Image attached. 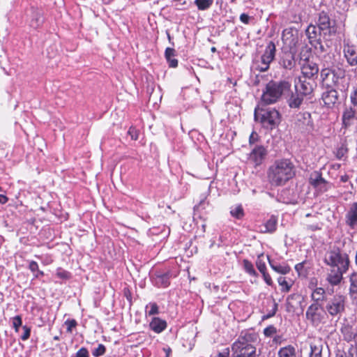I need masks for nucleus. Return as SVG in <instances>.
<instances>
[{"instance_id":"1","label":"nucleus","mask_w":357,"mask_h":357,"mask_svg":"<svg viewBox=\"0 0 357 357\" xmlns=\"http://www.w3.org/2000/svg\"><path fill=\"white\" fill-rule=\"evenodd\" d=\"M295 174V166L289 159L275 160L267 170L268 180L274 186L284 185Z\"/></svg>"},{"instance_id":"2","label":"nucleus","mask_w":357,"mask_h":357,"mask_svg":"<svg viewBox=\"0 0 357 357\" xmlns=\"http://www.w3.org/2000/svg\"><path fill=\"white\" fill-rule=\"evenodd\" d=\"M254 339H257L255 334L241 335L231 345L234 357H264L253 344Z\"/></svg>"},{"instance_id":"3","label":"nucleus","mask_w":357,"mask_h":357,"mask_svg":"<svg viewBox=\"0 0 357 357\" xmlns=\"http://www.w3.org/2000/svg\"><path fill=\"white\" fill-rule=\"evenodd\" d=\"M291 83L286 80L270 81L263 91L261 103L264 105L277 102L291 89Z\"/></svg>"},{"instance_id":"4","label":"nucleus","mask_w":357,"mask_h":357,"mask_svg":"<svg viewBox=\"0 0 357 357\" xmlns=\"http://www.w3.org/2000/svg\"><path fill=\"white\" fill-rule=\"evenodd\" d=\"M324 263L330 268L349 270L350 261L349 255L337 245H333L326 252Z\"/></svg>"},{"instance_id":"5","label":"nucleus","mask_w":357,"mask_h":357,"mask_svg":"<svg viewBox=\"0 0 357 357\" xmlns=\"http://www.w3.org/2000/svg\"><path fill=\"white\" fill-rule=\"evenodd\" d=\"M255 119L259 121L264 128L273 130L280 124L281 115L278 110L274 108H256L255 109Z\"/></svg>"},{"instance_id":"6","label":"nucleus","mask_w":357,"mask_h":357,"mask_svg":"<svg viewBox=\"0 0 357 357\" xmlns=\"http://www.w3.org/2000/svg\"><path fill=\"white\" fill-rule=\"evenodd\" d=\"M347 298L345 296L336 294L326 301L325 305L326 312L332 317L340 319L346 309Z\"/></svg>"},{"instance_id":"7","label":"nucleus","mask_w":357,"mask_h":357,"mask_svg":"<svg viewBox=\"0 0 357 357\" xmlns=\"http://www.w3.org/2000/svg\"><path fill=\"white\" fill-rule=\"evenodd\" d=\"M275 45L273 42L270 41L264 54L261 56L260 60L255 62L256 70L260 72H266L269 69L271 63L273 61L275 56Z\"/></svg>"},{"instance_id":"8","label":"nucleus","mask_w":357,"mask_h":357,"mask_svg":"<svg viewBox=\"0 0 357 357\" xmlns=\"http://www.w3.org/2000/svg\"><path fill=\"white\" fill-rule=\"evenodd\" d=\"M305 315L307 319L317 326L325 319L326 312L321 304L314 302L307 307Z\"/></svg>"},{"instance_id":"9","label":"nucleus","mask_w":357,"mask_h":357,"mask_svg":"<svg viewBox=\"0 0 357 357\" xmlns=\"http://www.w3.org/2000/svg\"><path fill=\"white\" fill-rule=\"evenodd\" d=\"M300 65L303 78L314 80L317 77L319 70L317 63L307 57H301Z\"/></svg>"},{"instance_id":"10","label":"nucleus","mask_w":357,"mask_h":357,"mask_svg":"<svg viewBox=\"0 0 357 357\" xmlns=\"http://www.w3.org/2000/svg\"><path fill=\"white\" fill-rule=\"evenodd\" d=\"M320 76L323 85L326 88H333L342 77L335 69L329 68L321 69Z\"/></svg>"},{"instance_id":"11","label":"nucleus","mask_w":357,"mask_h":357,"mask_svg":"<svg viewBox=\"0 0 357 357\" xmlns=\"http://www.w3.org/2000/svg\"><path fill=\"white\" fill-rule=\"evenodd\" d=\"M317 25L319 30H321L324 35H331L336 31L335 22L331 20L326 12L321 11L319 13Z\"/></svg>"},{"instance_id":"12","label":"nucleus","mask_w":357,"mask_h":357,"mask_svg":"<svg viewBox=\"0 0 357 357\" xmlns=\"http://www.w3.org/2000/svg\"><path fill=\"white\" fill-rule=\"evenodd\" d=\"M310 184L316 190V191L323 193L329 188V183L326 181L318 171L313 172L309 178Z\"/></svg>"},{"instance_id":"13","label":"nucleus","mask_w":357,"mask_h":357,"mask_svg":"<svg viewBox=\"0 0 357 357\" xmlns=\"http://www.w3.org/2000/svg\"><path fill=\"white\" fill-rule=\"evenodd\" d=\"M296 125L301 132L306 133H311L314 128L311 114L306 112L297 115Z\"/></svg>"},{"instance_id":"14","label":"nucleus","mask_w":357,"mask_h":357,"mask_svg":"<svg viewBox=\"0 0 357 357\" xmlns=\"http://www.w3.org/2000/svg\"><path fill=\"white\" fill-rule=\"evenodd\" d=\"M268 155L267 149L263 145H255L249 154V160L257 167L263 163Z\"/></svg>"},{"instance_id":"15","label":"nucleus","mask_w":357,"mask_h":357,"mask_svg":"<svg viewBox=\"0 0 357 357\" xmlns=\"http://www.w3.org/2000/svg\"><path fill=\"white\" fill-rule=\"evenodd\" d=\"M314 85V80L308 79L307 81L303 77H299L298 83L295 84V91L303 96H306L313 92Z\"/></svg>"},{"instance_id":"16","label":"nucleus","mask_w":357,"mask_h":357,"mask_svg":"<svg viewBox=\"0 0 357 357\" xmlns=\"http://www.w3.org/2000/svg\"><path fill=\"white\" fill-rule=\"evenodd\" d=\"M343 54L347 64L350 67H357V46L344 44Z\"/></svg>"},{"instance_id":"17","label":"nucleus","mask_w":357,"mask_h":357,"mask_svg":"<svg viewBox=\"0 0 357 357\" xmlns=\"http://www.w3.org/2000/svg\"><path fill=\"white\" fill-rule=\"evenodd\" d=\"M357 120V111L356 107L350 105L346 107L342 113V128L347 129Z\"/></svg>"},{"instance_id":"18","label":"nucleus","mask_w":357,"mask_h":357,"mask_svg":"<svg viewBox=\"0 0 357 357\" xmlns=\"http://www.w3.org/2000/svg\"><path fill=\"white\" fill-rule=\"evenodd\" d=\"M280 66L285 70H291L296 66L294 54L291 51L283 52L279 60Z\"/></svg>"},{"instance_id":"19","label":"nucleus","mask_w":357,"mask_h":357,"mask_svg":"<svg viewBox=\"0 0 357 357\" xmlns=\"http://www.w3.org/2000/svg\"><path fill=\"white\" fill-rule=\"evenodd\" d=\"M347 271L348 270H342L338 268H331L327 274V282L333 286L338 285L343 278V275L347 273Z\"/></svg>"},{"instance_id":"20","label":"nucleus","mask_w":357,"mask_h":357,"mask_svg":"<svg viewBox=\"0 0 357 357\" xmlns=\"http://www.w3.org/2000/svg\"><path fill=\"white\" fill-rule=\"evenodd\" d=\"M345 222L352 229L357 227V202L351 204L345 215Z\"/></svg>"},{"instance_id":"21","label":"nucleus","mask_w":357,"mask_h":357,"mask_svg":"<svg viewBox=\"0 0 357 357\" xmlns=\"http://www.w3.org/2000/svg\"><path fill=\"white\" fill-rule=\"evenodd\" d=\"M303 297L299 294H292L287 296L286 308L288 312H294L301 303Z\"/></svg>"},{"instance_id":"22","label":"nucleus","mask_w":357,"mask_h":357,"mask_svg":"<svg viewBox=\"0 0 357 357\" xmlns=\"http://www.w3.org/2000/svg\"><path fill=\"white\" fill-rule=\"evenodd\" d=\"M328 90L322 94V100L328 107H332L338 100V93L333 88H327Z\"/></svg>"},{"instance_id":"23","label":"nucleus","mask_w":357,"mask_h":357,"mask_svg":"<svg viewBox=\"0 0 357 357\" xmlns=\"http://www.w3.org/2000/svg\"><path fill=\"white\" fill-rule=\"evenodd\" d=\"M309 357H322L324 342L321 339H314L310 342Z\"/></svg>"},{"instance_id":"24","label":"nucleus","mask_w":357,"mask_h":357,"mask_svg":"<svg viewBox=\"0 0 357 357\" xmlns=\"http://www.w3.org/2000/svg\"><path fill=\"white\" fill-rule=\"evenodd\" d=\"M304 96L296 91L291 93V96L287 100L288 105L291 109H298L301 105L303 101Z\"/></svg>"},{"instance_id":"25","label":"nucleus","mask_w":357,"mask_h":357,"mask_svg":"<svg viewBox=\"0 0 357 357\" xmlns=\"http://www.w3.org/2000/svg\"><path fill=\"white\" fill-rule=\"evenodd\" d=\"M267 258L268 260V264L271 268L278 273L286 275L290 272L291 268L288 264L285 263H283L282 264H278L274 261L273 260H271L268 256H267Z\"/></svg>"},{"instance_id":"26","label":"nucleus","mask_w":357,"mask_h":357,"mask_svg":"<svg viewBox=\"0 0 357 357\" xmlns=\"http://www.w3.org/2000/svg\"><path fill=\"white\" fill-rule=\"evenodd\" d=\"M150 328L156 333L162 332L167 327V322L159 317H153L149 324Z\"/></svg>"},{"instance_id":"27","label":"nucleus","mask_w":357,"mask_h":357,"mask_svg":"<svg viewBox=\"0 0 357 357\" xmlns=\"http://www.w3.org/2000/svg\"><path fill=\"white\" fill-rule=\"evenodd\" d=\"M321 30H319V28L314 25L310 24L307 26L305 33L310 44L311 42H314V40H317L321 38Z\"/></svg>"},{"instance_id":"28","label":"nucleus","mask_w":357,"mask_h":357,"mask_svg":"<svg viewBox=\"0 0 357 357\" xmlns=\"http://www.w3.org/2000/svg\"><path fill=\"white\" fill-rule=\"evenodd\" d=\"M43 17L41 12L37 9H33L30 26L33 29H37L43 24Z\"/></svg>"},{"instance_id":"29","label":"nucleus","mask_w":357,"mask_h":357,"mask_svg":"<svg viewBox=\"0 0 357 357\" xmlns=\"http://www.w3.org/2000/svg\"><path fill=\"white\" fill-rule=\"evenodd\" d=\"M170 273L169 272L158 273L155 275V284L161 287H167L169 284Z\"/></svg>"},{"instance_id":"30","label":"nucleus","mask_w":357,"mask_h":357,"mask_svg":"<svg viewBox=\"0 0 357 357\" xmlns=\"http://www.w3.org/2000/svg\"><path fill=\"white\" fill-rule=\"evenodd\" d=\"M278 357H297L296 348L292 345L281 347L278 352Z\"/></svg>"},{"instance_id":"31","label":"nucleus","mask_w":357,"mask_h":357,"mask_svg":"<svg viewBox=\"0 0 357 357\" xmlns=\"http://www.w3.org/2000/svg\"><path fill=\"white\" fill-rule=\"evenodd\" d=\"M326 296L325 289L322 287H315L312 289L311 298L314 302L319 303L324 300Z\"/></svg>"},{"instance_id":"32","label":"nucleus","mask_w":357,"mask_h":357,"mask_svg":"<svg viewBox=\"0 0 357 357\" xmlns=\"http://www.w3.org/2000/svg\"><path fill=\"white\" fill-rule=\"evenodd\" d=\"M334 153L335 157L338 160H342L343 158H347V155L348 153V149L347 145L344 143L341 144L336 148Z\"/></svg>"},{"instance_id":"33","label":"nucleus","mask_w":357,"mask_h":357,"mask_svg":"<svg viewBox=\"0 0 357 357\" xmlns=\"http://www.w3.org/2000/svg\"><path fill=\"white\" fill-rule=\"evenodd\" d=\"M266 232L272 233L276 230L277 227V218L275 216H271L265 223Z\"/></svg>"},{"instance_id":"34","label":"nucleus","mask_w":357,"mask_h":357,"mask_svg":"<svg viewBox=\"0 0 357 357\" xmlns=\"http://www.w3.org/2000/svg\"><path fill=\"white\" fill-rule=\"evenodd\" d=\"M243 268L247 273H248L249 275L254 276V277L258 276V273L255 271L253 264L248 259H243Z\"/></svg>"},{"instance_id":"35","label":"nucleus","mask_w":357,"mask_h":357,"mask_svg":"<svg viewBox=\"0 0 357 357\" xmlns=\"http://www.w3.org/2000/svg\"><path fill=\"white\" fill-rule=\"evenodd\" d=\"M213 0H195V4L197 6L198 10H206L211 8L213 5Z\"/></svg>"},{"instance_id":"36","label":"nucleus","mask_w":357,"mask_h":357,"mask_svg":"<svg viewBox=\"0 0 357 357\" xmlns=\"http://www.w3.org/2000/svg\"><path fill=\"white\" fill-rule=\"evenodd\" d=\"M230 213L232 217L236 219H241L244 216V211L241 205H238L231 208Z\"/></svg>"},{"instance_id":"37","label":"nucleus","mask_w":357,"mask_h":357,"mask_svg":"<svg viewBox=\"0 0 357 357\" xmlns=\"http://www.w3.org/2000/svg\"><path fill=\"white\" fill-rule=\"evenodd\" d=\"M278 310V303L275 301L274 298H273L272 305L271 309H267V314L263 317V319H269L273 317L276 314Z\"/></svg>"},{"instance_id":"38","label":"nucleus","mask_w":357,"mask_h":357,"mask_svg":"<svg viewBox=\"0 0 357 357\" xmlns=\"http://www.w3.org/2000/svg\"><path fill=\"white\" fill-rule=\"evenodd\" d=\"M335 357H354V349L349 348L347 350L337 349Z\"/></svg>"},{"instance_id":"39","label":"nucleus","mask_w":357,"mask_h":357,"mask_svg":"<svg viewBox=\"0 0 357 357\" xmlns=\"http://www.w3.org/2000/svg\"><path fill=\"white\" fill-rule=\"evenodd\" d=\"M349 98L351 105L354 107H357V84L352 86L349 94Z\"/></svg>"},{"instance_id":"40","label":"nucleus","mask_w":357,"mask_h":357,"mask_svg":"<svg viewBox=\"0 0 357 357\" xmlns=\"http://www.w3.org/2000/svg\"><path fill=\"white\" fill-rule=\"evenodd\" d=\"M305 261L298 263L295 266V270L298 273L299 276L306 277L307 274V270L305 267Z\"/></svg>"},{"instance_id":"41","label":"nucleus","mask_w":357,"mask_h":357,"mask_svg":"<svg viewBox=\"0 0 357 357\" xmlns=\"http://www.w3.org/2000/svg\"><path fill=\"white\" fill-rule=\"evenodd\" d=\"M278 284L282 287V291L288 292L291 287V284H289L284 277H279L278 279Z\"/></svg>"},{"instance_id":"42","label":"nucleus","mask_w":357,"mask_h":357,"mask_svg":"<svg viewBox=\"0 0 357 357\" xmlns=\"http://www.w3.org/2000/svg\"><path fill=\"white\" fill-rule=\"evenodd\" d=\"M310 45L314 47V48L319 53H324L326 52V48L323 45L321 38L317 40H314V42H311Z\"/></svg>"},{"instance_id":"43","label":"nucleus","mask_w":357,"mask_h":357,"mask_svg":"<svg viewBox=\"0 0 357 357\" xmlns=\"http://www.w3.org/2000/svg\"><path fill=\"white\" fill-rule=\"evenodd\" d=\"M262 257L263 254L259 255L256 260V266L261 273L266 271V266L264 261L261 259Z\"/></svg>"},{"instance_id":"44","label":"nucleus","mask_w":357,"mask_h":357,"mask_svg":"<svg viewBox=\"0 0 357 357\" xmlns=\"http://www.w3.org/2000/svg\"><path fill=\"white\" fill-rule=\"evenodd\" d=\"M340 181L341 183H347L344 185V188H347V190H351L354 189L353 183L349 181V176L347 174H344L340 176Z\"/></svg>"},{"instance_id":"45","label":"nucleus","mask_w":357,"mask_h":357,"mask_svg":"<svg viewBox=\"0 0 357 357\" xmlns=\"http://www.w3.org/2000/svg\"><path fill=\"white\" fill-rule=\"evenodd\" d=\"M105 351H106L105 347L103 344H100L98 345V347L93 351L92 354L95 357H99V356L104 355Z\"/></svg>"},{"instance_id":"46","label":"nucleus","mask_w":357,"mask_h":357,"mask_svg":"<svg viewBox=\"0 0 357 357\" xmlns=\"http://www.w3.org/2000/svg\"><path fill=\"white\" fill-rule=\"evenodd\" d=\"M260 137L257 132L252 131L249 137V144L252 148L259 140Z\"/></svg>"},{"instance_id":"47","label":"nucleus","mask_w":357,"mask_h":357,"mask_svg":"<svg viewBox=\"0 0 357 357\" xmlns=\"http://www.w3.org/2000/svg\"><path fill=\"white\" fill-rule=\"evenodd\" d=\"M22 321L21 316L17 315L13 318V326L15 328V332L19 331V328L22 326Z\"/></svg>"},{"instance_id":"48","label":"nucleus","mask_w":357,"mask_h":357,"mask_svg":"<svg viewBox=\"0 0 357 357\" xmlns=\"http://www.w3.org/2000/svg\"><path fill=\"white\" fill-rule=\"evenodd\" d=\"M276 332H277L276 328L272 325L266 327L264 330V333L266 337H271L275 333H276Z\"/></svg>"},{"instance_id":"49","label":"nucleus","mask_w":357,"mask_h":357,"mask_svg":"<svg viewBox=\"0 0 357 357\" xmlns=\"http://www.w3.org/2000/svg\"><path fill=\"white\" fill-rule=\"evenodd\" d=\"M89 354L86 348L82 347L73 357H89Z\"/></svg>"},{"instance_id":"50","label":"nucleus","mask_w":357,"mask_h":357,"mask_svg":"<svg viewBox=\"0 0 357 357\" xmlns=\"http://www.w3.org/2000/svg\"><path fill=\"white\" fill-rule=\"evenodd\" d=\"M22 329H23V334L21 335V339L23 340V341H25L26 340H28L30 337V334H31V328L29 327H28L27 326H22Z\"/></svg>"},{"instance_id":"51","label":"nucleus","mask_w":357,"mask_h":357,"mask_svg":"<svg viewBox=\"0 0 357 357\" xmlns=\"http://www.w3.org/2000/svg\"><path fill=\"white\" fill-rule=\"evenodd\" d=\"M65 324L67 326V331L71 333L73 328L76 327L77 324L75 319H68L65 321Z\"/></svg>"},{"instance_id":"52","label":"nucleus","mask_w":357,"mask_h":357,"mask_svg":"<svg viewBox=\"0 0 357 357\" xmlns=\"http://www.w3.org/2000/svg\"><path fill=\"white\" fill-rule=\"evenodd\" d=\"M159 313L158 306L155 303H150V310L148 312L149 315H155Z\"/></svg>"},{"instance_id":"53","label":"nucleus","mask_w":357,"mask_h":357,"mask_svg":"<svg viewBox=\"0 0 357 357\" xmlns=\"http://www.w3.org/2000/svg\"><path fill=\"white\" fill-rule=\"evenodd\" d=\"M56 275L62 279H68L70 277V273L59 268L57 270Z\"/></svg>"},{"instance_id":"54","label":"nucleus","mask_w":357,"mask_h":357,"mask_svg":"<svg viewBox=\"0 0 357 357\" xmlns=\"http://www.w3.org/2000/svg\"><path fill=\"white\" fill-rule=\"evenodd\" d=\"M169 66L171 68H176L178 66V60L176 59H174L172 56H169V58H165Z\"/></svg>"},{"instance_id":"55","label":"nucleus","mask_w":357,"mask_h":357,"mask_svg":"<svg viewBox=\"0 0 357 357\" xmlns=\"http://www.w3.org/2000/svg\"><path fill=\"white\" fill-rule=\"evenodd\" d=\"M176 55V51L171 47H167L165 52V57L169 58V56L174 57Z\"/></svg>"},{"instance_id":"56","label":"nucleus","mask_w":357,"mask_h":357,"mask_svg":"<svg viewBox=\"0 0 357 357\" xmlns=\"http://www.w3.org/2000/svg\"><path fill=\"white\" fill-rule=\"evenodd\" d=\"M261 274L265 282L269 286L272 285L273 281L270 275L266 271L261 273Z\"/></svg>"},{"instance_id":"57","label":"nucleus","mask_w":357,"mask_h":357,"mask_svg":"<svg viewBox=\"0 0 357 357\" xmlns=\"http://www.w3.org/2000/svg\"><path fill=\"white\" fill-rule=\"evenodd\" d=\"M230 350L228 347L225 348L222 351L219 352L217 357H229Z\"/></svg>"},{"instance_id":"58","label":"nucleus","mask_w":357,"mask_h":357,"mask_svg":"<svg viewBox=\"0 0 357 357\" xmlns=\"http://www.w3.org/2000/svg\"><path fill=\"white\" fill-rule=\"evenodd\" d=\"M29 268L30 271L33 273H35L37 271H38V265L37 262L34 261H31L29 263Z\"/></svg>"},{"instance_id":"59","label":"nucleus","mask_w":357,"mask_h":357,"mask_svg":"<svg viewBox=\"0 0 357 357\" xmlns=\"http://www.w3.org/2000/svg\"><path fill=\"white\" fill-rule=\"evenodd\" d=\"M250 17L245 14V13H242L241 15H240V20L245 24H249L250 22Z\"/></svg>"},{"instance_id":"60","label":"nucleus","mask_w":357,"mask_h":357,"mask_svg":"<svg viewBox=\"0 0 357 357\" xmlns=\"http://www.w3.org/2000/svg\"><path fill=\"white\" fill-rule=\"evenodd\" d=\"M128 134L131 136L132 139L137 140L138 139L137 132L134 128H130L128 130Z\"/></svg>"},{"instance_id":"61","label":"nucleus","mask_w":357,"mask_h":357,"mask_svg":"<svg viewBox=\"0 0 357 357\" xmlns=\"http://www.w3.org/2000/svg\"><path fill=\"white\" fill-rule=\"evenodd\" d=\"M350 281H351L350 291L357 292V282L354 281L352 278H350Z\"/></svg>"},{"instance_id":"62","label":"nucleus","mask_w":357,"mask_h":357,"mask_svg":"<svg viewBox=\"0 0 357 357\" xmlns=\"http://www.w3.org/2000/svg\"><path fill=\"white\" fill-rule=\"evenodd\" d=\"M307 229L311 231H316L317 229H320V227L317 225H310L307 226Z\"/></svg>"},{"instance_id":"63","label":"nucleus","mask_w":357,"mask_h":357,"mask_svg":"<svg viewBox=\"0 0 357 357\" xmlns=\"http://www.w3.org/2000/svg\"><path fill=\"white\" fill-rule=\"evenodd\" d=\"M8 202V197L4 195L0 194V203L5 204Z\"/></svg>"},{"instance_id":"64","label":"nucleus","mask_w":357,"mask_h":357,"mask_svg":"<svg viewBox=\"0 0 357 357\" xmlns=\"http://www.w3.org/2000/svg\"><path fill=\"white\" fill-rule=\"evenodd\" d=\"M204 204H205V201L202 200V201H200V202L199 203V204L197 206H195V208L199 209V208H202V206L204 205Z\"/></svg>"}]
</instances>
